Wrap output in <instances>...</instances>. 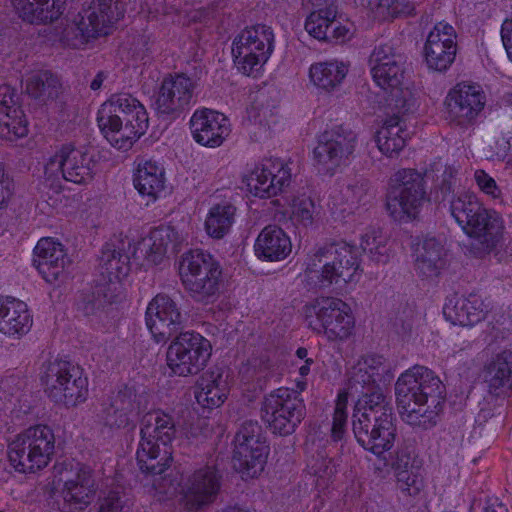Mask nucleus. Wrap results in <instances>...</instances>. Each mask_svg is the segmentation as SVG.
Segmentation results:
<instances>
[{"label":"nucleus","mask_w":512,"mask_h":512,"mask_svg":"<svg viewBox=\"0 0 512 512\" xmlns=\"http://www.w3.org/2000/svg\"><path fill=\"white\" fill-rule=\"evenodd\" d=\"M54 79L48 72H41L32 75L26 80V92L33 97H39L44 94L46 85L49 87Z\"/></svg>","instance_id":"nucleus-50"},{"label":"nucleus","mask_w":512,"mask_h":512,"mask_svg":"<svg viewBox=\"0 0 512 512\" xmlns=\"http://www.w3.org/2000/svg\"><path fill=\"white\" fill-rule=\"evenodd\" d=\"M306 387V384L304 381H299L297 382V389H298V393L302 392Z\"/></svg>","instance_id":"nucleus-60"},{"label":"nucleus","mask_w":512,"mask_h":512,"mask_svg":"<svg viewBox=\"0 0 512 512\" xmlns=\"http://www.w3.org/2000/svg\"><path fill=\"white\" fill-rule=\"evenodd\" d=\"M28 134V123L17 105V94L9 85L0 87V136L8 140Z\"/></svg>","instance_id":"nucleus-28"},{"label":"nucleus","mask_w":512,"mask_h":512,"mask_svg":"<svg viewBox=\"0 0 512 512\" xmlns=\"http://www.w3.org/2000/svg\"><path fill=\"white\" fill-rule=\"evenodd\" d=\"M314 205L309 198L302 197L293 199L289 203V209L284 211V214L297 225L308 226L313 221Z\"/></svg>","instance_id":"nucleus-47"},{"label":"nucleus","mask_w":512,"mask_h":512,"mask_svg":"<svg viewBox=\"0 0 512 512\" xmlns=\"http://www.w3.org/2000/svg\"><path fill=\"white\" fill-rule=\"evenodd\" d=\"M398 186L391 189L387 199V209L395 220L415 219L424 203L422 178L412 170L400 172Z\"/></svg>","instance_id":"nucleus-19"},{"label":"nucleus","mask_w":512,"mask_h":512,"mask_svg":"<svg viewBox=\"0 0 512 512\" xmlns=\"http://www.w3.org/2000/svg\"><path fill=\"white\" fill-rule=\"evenodd\" d=\"M384 360L379 355H368L360 360L355 366L354 378L356 382L362 381L363 384H368L374 381V376L378 374L382 367Z\"/></svg>","instance_id":"nucleus-48"},{"label":"nucleus","mask_w":512,"mask_h":512,"mask_svg":"<svg viewBox=\"0 0 512 512\" xmlns=\"http://www.w3.org/2000/svg\"><path fill=\"white\" fill-rule=\"evenodd\" d=\"M501 40L507 57L512 62V17L507 18L502 24Z\"/></svg>","instance_id":"nucleus-52"},{"label":"nucleus","mask_w":512,"mask_h":512,"mask_svg":"<svg viewBox=\"0 0 512 512\" xmlns=\"http://www.w3.org/2000/svg\"><path fill=\"white\" fill-rule=\"evenodd\" d=\"M141 425V440L136 452L138 466L148 474H162L172 462L168 447L175 435L172 416L155 410L143 417Z\"/></svg>","instance_id":"nucleus-5"},{"label":"nucleus","mask_w":512,"mask_h":512,"mask_svg":"<svg viewBox=\"0 0 512 512\" xmlns=\"http://www.w3.org/2000/svg\"><path fill=\"white\" fill-rule=\"evenodd\" d=\"M33 266L51 286H60L66 279L68 263L65 246L54 237H43L33 249Z\"/></svg>","instance_id":"nucleus-20"},{"label":"nucleus","mask_w":512,"mask_h":512,"mask_svg":"<svg viewBox=\"0 0 512 512\" xmlns=\"http://www.w3.org/2000/svg\"><path fill=\"white\" fill-rule=\"evenodd\" d=\"M13 6L30 23H48L63 12L65 0H12Z\"/></svg>","instance_id":"nucleus-36"},{"label":"nucleus","mask_w":512,"mask_h":512,"mask_svg":"<svg viewBox=\"0 0 512 512\" xmlns=\"http://www.w3.org/2000/svg\"><path fill=\"white\" fill-rule=\"evenodd\" d=\"M54 451V435L45 425H37L18 435L9 445L8 458L21 473L35 472L46 467Z\"/></svg>","instance_id":"nucleus-8"},{"label":"nucleus","mask_w":512,"mask_h":512,"mask_svg":"<svg viewBox=\"0 0 512 512\" xmlns=\"http://www.w3.org/2000/svg\"><path fill=\"white\" fill-rule=\"evenodd\" d=\"M194 87L195 81L185 75L169 76L163 80L153 106L169 114L189 103Z\"/></svg>","instance_id":"nucleus-30"},{"label":"nucleus","mask_w":512,"mask_h":512,"mask_svg":"<svg viewBox=\"0 0 512 512\" xmlns=\"http://www.w3.org/2000/svg\"><path fill=\"white\" fill-rule=\"evenodd\" d=\"M232 386V376L220 367L206 370L196 381L194 398L203 410L221 407L228 399Z\"/></svg>","instance_id":"nucleus-25"},{"label":"nucleus","mask_w":512,"mask_h":512,"mask_svg":"<svg viewBox=\"0 0 512 512\" xmlns=\"http://www.w3.org/2000/svg\"><path fill=\"white\" fill-rule=\"evenodd\" d=\"M474 180L478 188L486 195L492 198H498L501 195V190L496 181L485 171L477 170L474 173Z\"/></svg>","instance_id":"nucleus-51"},{"label":"nucleus","mask_w":512,"mask_h":512,"mask_svg":"<svg viewBox=\"0 0 512 512\" xmlns=\"http://www.w3.org/2000/svg\"><path fill=\"white\" fill-rule=\"evenodd\" d=\"M337 257L332 263H326L322 270V285L334 284L342 289L355 283L360 277L357 261L358 250L352 247H342L335 250Z\"/></svg>","instance_id":"nucleus-29"},{"label":"nucleus","mask_w":512,"mask_h":512,"mask_svg":"<svg viewBox=\"0 0 512 512\" xmlns=\"http://www.w3.org/2000/svg\"><path fill=\"white\" fill-rule=\"evenodd\" d=\"M370 74L373 82L384 93L383 109L394 113L410 114L417 108V98L405 77L401 59L393 48L381 45L371 54Z\"/></svg>","instance_id":"nucleus-3"},{"label":"nucleus","mask_w":512,"mask_h":512,"mask_svg":"<svg viewBox=\"0 0 512 512\" xmlns=\"http://www.w3.org/2000/svg\"><path fill=\"white\" fill-rule=\"evenodd\" d=\"M305 415L301 397L288 388H279L266 396L262 418L279 435L292 434Z\"/></svg>","instance_id":"nucleus-13"},{"label":"nucleus","mask_w":512,"mask_h":512,"mask_svg":"<svg viewBox=\"0 0 512 512\" xmlns=\"http://www.w3.org/2000/svg\"><path fill=\"white\" fill-rule=\"evenodd\" d=\"M415 253L422 270H436L443 265V248L433 238L417 244Z\"/></svg>","instance_id":"nucleus-45"},{"label":"nucleus","mask_w":512,"mask_h":512,"mask_svg":"<svg viewBox=\"0 0 512 512\" xmlns=\"http://www.w3.org/2000/svg\"><path fill=\"white\" fill-rule=\"evenodd\" d=\"M346 151L337 141H328L326 136H322L317 146L313 149V159L318 165L327 169L340 164Z\"/></svg>","instance_id":"nucleus-44"},{"label":"nucleus","mask_w":512,"mask_h":512,"mask_svg":"<svg viewBox=\"0 0 512 512\" xmlns=\"http://www.w3.org/2000/svg\"><path fill=\"white\" fill-rule=\"evenodd\" d=\"M45 174H46L45 183H46V185H49V182L51 181V179H50V176L48 175V168H46Z\"/></svg>","instance_id":"nucleus-61"},{"label":"nucleus","mask_w":512,"mask_h":512,"mask_svg":"<svg viewBox=\"0 0 512 512\" xmlns=\"http://www.w3.org/2000/svg\"><path fill=\"white\" fill-rule=\"evenodd\" d=\"M134 189L147 205L165 196L168 188L164 163L155 157L137 160L132 172Z\"/></svg>","instance_id":"nucleus-21"},{"label":"nucleus","mask_w":512,"mask_h":512,"mask_svg":"<svg viewBox=\"0 0 512 512\" xmlns=\"http://www.w3.org/2000/svg\"><path fill=\"white\" fill-rule=\"evenodd\" d=\"M260 427L253 422L243 424L234 438V460L239 462L243 477L254 478L264 470L268 447L259 437ZM234 466L238 469L237 464Z\"/></svg>","instance_id":"nucleus-17"},{"label":"nucleus","mask_w":512,"mask_h":512,"mask_svg":"<svg viewBox=\"0 0 512 512\" xmlns=\"http://www.w3.org/2000/svg\"><path fill=\"white\" fill-rule=\"evenodd\" d=\"M356 390L357 385H349L341 389L337 394L331 428V436L334 441L341 440L345 435L348 417V401Z\"/></svg>","instance_id":"nucleus-42"},{"label":"nucleus","mask_w":512,"mask_h":512,"mask_svg":"<svg viewBox=\"0 0 512 512\" xmlns=\"http://www.w3.org/2000/svg\"><path fill=\"white\" fill-rule=\"evenodd\" d=\"M386 119L376 134V145L379 151L387 156H396L406 144L405 130L401 125L402 119L408 114L394 113L384 110Z\"/></svg>","instance_id":"nucleus-33"},{"label":"nucleus","mask_w":512,"mask_h":512,"mask_svg":"<svg viewBox=\"0 0 512 512\" xmlns=\"http://www.w3.org/2000/svg\"><path fill=\"white\" fill-rule=\"evenodd\" d=\"M55 470L57 480L54 483V489L63 494L71 511H81L94 501L96 490L90 485L89 479L81 478L73 469L58 466Z\"/></svg>","instance_id":"nucleus-27"},{"label":"nucleus","mask_w":512,"mask_h":512,"mask_svg":"<svg viewBox=\"0 0 512 512\" xmlns=\"http://www.w3.org/2000/svg\"><path fill=\"white\" fill-rule=\"evenodd\" d=\"M289 175L281 161L266 159L242 174L240 189L251 197L269 199L279 194L288 184Z\"/></svg>","instance_id":"nucleus-14"},{"label":"nucleus","mask_w":512,"mask_h":512,"mask_svg":"<svg viewBox=\"0 0 512 512\" xmlns=\"http://www.w3.org/2000/svg\"><path fill=\"white\" fill-rule=\"evenodd\" d=\"M102 261L109 278V290L119 294L123 293L125 279L129 272L128 255L107 249L103 252Z\"/></svg>","instance_id":"nucleus-40"},{"label":"nucleus","mask_w":512,"mask_h":512,"mask_svg":"<svg viewBox=\"0 0 512 512\" xmlns=\"http://www.w3.org/2000/svg\"><path fill=\"white\" fill-rule=\"evenodd\" d=\"M96 123L101 135L113 148L127 151L147 132L149 117L137 98L120 94L101 104Z\"/></svg>","instance_id":"nucleus-1"},{"label":"nucleus","mask_w":512,"mask_h":512,"mask_svg":"<svg viewBox=\"0 0 512 512\" xmlns=\"http://www.w3.org/2000/svg\"><path fill=\"white\" fill-rule=\"evenodd\" d=\"M189 130L195 143L205 148L217 149L230 139L233 125L224 112L202 107L192 113Z\"/></svg>","instance_id":"nucleus-18"},{"label":"nucleus","mask_w":512,"mask_h":512,"mask_svg":"<svg viewBox=\"0 0 512 512\" xmlns=\"http://www.w3.org/2000/svg\"><path fill=\"white\" fill-rule=\"evenodd\" d=\"M369 239L370 238L363 239L360 248L365 252L368 251L372 255H381L384 247H380V241H378L376 237H373V243L371 244Z\"/></svg>","instance_id":"nucleus-55"},{"label":"nucleus","mask_w":512,"mask_h":512,"mask_svg":"<svg viewBox=\"0 0 512 512\" xmlns=\"http://www.w3.org/2000/svg\"><path fill=\"white\" fill-rule=\"evenodd\" d=\"M396 479L401 490L410 496L419 495L426 487L427 473L424 469L411 465L409 469L396 468Z\"/></svg>","instance_id":"nucleus-43"},{"label":"nucleus","mask_w":512,"mask_h":512,"mask_svg":"<svg viewBox=\"0 0 512 512\" xmlns=\"http://www.w3.org/2000/svg\"><path fill=\"white\" fill-rule=\"evenodd\" d=\"M145 324L154 341L161 343L179 328L181 313L171 297L157 294L147 305Z\"/></svg>","instance_id":"nucleus-24"},{"label":"nucleus","mask_w":512,"mask_h":512,"mask_svg":"<svg viewBox=\"0 0 512 512\" xmlns=\"http://www.w3.org/2000/svg\"><path fill=\"white\" fill-rule=\"evenodd\" d=\"M291 237L277 225L264 227L257 236L254 252L258 259L266 262H280L292 252Z\"/></svg>","instance_id":"nucleus-31"},{"label":"nucleus","mask_w":512,"mask_h":512,"mask_svg":"<svg viewBox=\"0 0 512 512\" xmlns=\"http://www.w3.org/2000/svg\"><path fill=\"white\" fill-rule=\"evenodd\" d=\"M457 52L456 32L445 22L437 23L428 33L423 56L428 69L444 72L452 65Z\"/></svg>","instance_id":"nucleus-22"},{"label":"nucleus","mask_w":512,"mask_h":512,"mask_svg":"<svg viewBox=\"0 0 512 512\" xmlns=\"http://www.w3.org/2000/svg\"><path fill=\"white\" fill-rule=\"evenodd\" d=\"M369 11L379 21L410 16L415 11L414 0H369Z\"/></svg>","instance_id":"nucleus-41"},{"label":"nucleus","mask_w":512,"mask_h":512,"mask_svg":"<svg viewBox=\"0 0 512 512\" xmlns=\"http://www.w3.org/2000/svg\"><path fill=\"white\" fill-rule=\"evenodd\" d=\"M121 16L116 0H92L78 14L65 19L58 34L59 41L73 48H82L92 39L110 33Z\"/></svg>","instance_id":"nucleus-6"},{"label":"nucleus","mask_w":512,"mask_h":512,"mask_svg":"<svg viewBox=\"0 0 512 512\" xmlns=\"http://www.w3.org/2000/svg\"><path fill=\"white\" fill-rule=\"evenodd\" d=\"M354 34L353 24L346 21L341 22L340 20H335V18L330 23L329 35L327 41H334L337 43H344L352 38Z\"/></svg>","instance_id":"nucleus-49"},{"label":"nucleus","mask_w":512,"mask_h":512,"mask_svg":"<svg viewBox=\"0 0 512 512\" xmlns=\"http://www.w3.org/2000/svg\"><path fill=\"white\" fill-rule=\"evenodd\" d=\"M33 324V318L27 304L13 297H0V333L21 338Z\"/></svg>","instance_id":"nucleus-32"},{"label":"nucleus","mask_w":512,"mask_h":512,"mask_svg":"<svg viewBox=\"0 0 512 512\" xmlns=\"http://www.w3.org/2000/svg\"><path fill=\"white\" fill-rule=\"evenodd\" d=\"M309 372V365L306 363L304 365H302L300 368H299V373L301 376H306Z\"/></svg>","instance_id":"nucleus-58"},{"label":"nucleus","mask_w":512,"mask_h":512,"mask_svg":"<svg viewBox=\"0 0 512 512\" xmlns=\"http://www.w3.org/2000/svg\"><path fill=\"white\" fill-rule=\"evenodd\" d=\"M451 213L470 237L494 238L502 232L501 216L485 209L475 195L466 194L455 199L451 204Z\"/></svg>","instance_id":"nucleus-12"},{"label":"nucleus","mask_w":512,"mask_h":512,"mask_svg":"<svg viewBox=\"0 0 512 512\" xmlns=\"http://www.w3.org/2000/svg\"><path fill=\"white\" fill-rule=\"evenodd\" d=\"M212 355L211 342L200 333H180L169 344L166 365L173 375L187 377L202 371Z\"/></svg>","instance_id":"nucleus-10"},{"label":"nucleus","mask_w":512,"mask_h":512,"mask_svg":"<svg viewBox=\"0 0 512 512\" xmlns=\"http://www.w3.org/2000/svg\"><path fill=\"white\" fill-rule=\"evenodd\" d=\"M180 281L193 299L208 304L217 298L222 269L219 262L208 252L190 249L176 263Z\"/></svg>","instance_id":"nucleus-7"},{"label":"nucleus","mask_w":512,"mask_h":512,"mask_svg":"<svg viewBox=\"0 0 512 512\" xmlns=\"http://www.w3.org/2000/svg\"><path fill=\"white\" fill-rule=\"evenodd\" d=\"M307 355V351L303 348H300L297 350V356L300 358V359H303L305 358Z\"/></svg>","instance_id":"nucleus-59"},{"label":"nucleus","mask_w":512,"mask_h":512,"mask_svg":"<svg viewBox=\"0 0 512 512\" xmlns=\"http://www.w3.org/2000/svg\"><path fill=\"white\" fill-rule=\"evenodd\" d=\"M4 175V169L2 164L0 163V179ZM11 195L10 188L8 186H4V183L0 182V205L5 203Z\"/></svg>","instance_id":"nucleus-56"},{"label":"nucleus","mask_w":512,"mask_h":512,"mask_svg":"<svg viewBox=\"0 0 512 512\" xmlns=\"http://www.w3.org/2000/svg\"><path fill=\"white\" fill-rule=\"evenodd\" d=\"M352 423L357 441L372 453L381 455L393 446L395 429L379 389L368 388L357 399Z\"/></svg>","instance_id":"nucleus-4"},{"label":"nucleus","mask_w":512,"mask_h":512,"mask_svg":"<svg viewBox=\"0 0 512 512\" xmlns=\"http://www.w3.org/2000/svg\"><path fill=\"white\" fill-rule=\"evenodd\" d=\"M304 315L313 329L340 339L349 336L354 326L350 307L337 299L318 300L305 308Z\"/></svg>","instance_id":"nucleus-15"},{"label":"nucleus","mask_w":512,"mask_h":512,"mask_svg":"<svg viewBox=\"0 0 512 512\" xmlns=\"http://www.w3.org/2000/svg\"><path fill=\"white\" fill-rule=\"evenodd\" d=\"M486 96L479 85L461 82L453 86L447 93L444 102V113L451 121H471L483 110Z\"/></svg>","instance_id":"nucleus-23"},{"label":"nucleus","mask_w":512,"mask_h":512,"mask_svg":"<svg viewBox=\"0 0 512 512\" xmlns=\"http://www.w3.org/2000/svg\"><path fill=\"white\" fill-rule=\"evenodd\" d=\"M314 10L307 16L305 30L317 40H326L331 21L335 18L331 0H312Z\"/></svg>","instance_id":"nucleus-39"},{"label":"nucleus","mask_w":512,"mask_h":512,"mask_svg":"<svg viewBox=\"0 0 512 512\" xmlns=\"http://www.w3.org/2000/svg\"><path fill=\"white\" fill-rule=\"evenodd\" d=\"M99 512H118L120 508L119 498L115 493L109 494L102 498V494L98 495Z\"/></svg>","instance_id":"nucleus-53"},{"label":"nucleus","mask_w":512,"mask_h":512,"mask_svg":"<svg viewBox=\"0 0 512 512\" xmlns=\"http://www.w3.org/2000/svg\"><path fill=\"white\" fill-rule=\"evenodd\" d=\"M395 393L402 419L411 425H422L437 414L443 385L430 369L416 365L398 377Z\"/></svg>","instance_id":"nucleus-2"},{"label":"nucleus","mask_w":512,"mask_h":512,"mask_svg":"<svg viewBox=\"0 0 512 512\" xmlns=\"http://www.w3.org/2000/svg\"><path fill=\"white\" fill-rule=\"evenodd\" d=\"M219 489V477L214 469L199 471L194 476L192 486L182 491L181 501L190 509H198L212 502Z\"/></svg>","instance_id":"nucleus-34"},{"label":"nucleus","mask_w":512,"mask_h":512,"mask_svg":"<svg viewBox=\"0 0 512 512\" xmlns=\"http://www.w3.org/2000/svg\"><path fill=\"white\" fill-rule=\"evenodd\" d=\"M63 178L71 183L85 185L96 175V161L84 147L63 145L55 155Z\"/></svg>","instance_id":"nucleus-26"},{"label":"nucleus","mask_w":512,"mask_h":512,"mask_svg":"<svg viewBox=\"0 0 512 512\" xmlns=\"http://www.w3.org/2000/svg\"><path fill=\"white\" fill-rule=\"evenodd\" d=\"M349 71V65L339 60L312 64L308 70L309 82L319 90L332 91L338 87Z\"/></svg>","instance_id":"nucleus-35"},{"label":"nucleus","mask_w":512,"mask_h":512,"mask_svg":"<svg viewBox=\"0 0 512 512\" xmlns=\"http://www.w3.org/2000/svg\"><path fill=\"white\" fill-rule=\"evenodd\" d=\"M490 387L496 390L500 387H510L512 379V351L499 356L489 369Z\"/></svg>","instance_id":"nucleus-46"},{"label":"nucleus","mask_w":512,"mask_h":512,"mask_svg":"<svg viewBox=\"0 0 512 512\" xmlns=\"http://www.w3.org/2000/svg\"><path fill=\"white\" fill-rule=\"evenodd\" d=\"M40 381L51 399L67 407L77 406L88 398V377L79 368L50 363L41 373Z\"/></svg>","instance_id":"nucleus-11"},{"label":"nucleus","mask_w":512,"mask_h":512,"mask_svg":"<svg viewBox=\"0 0 512 512\" xmlns=\"http://www.w3.org/2000/svg\"><path fill=\"white\" fill-rule=\"evenodd\" d=\"M236 207L222 201L212 204L204 219V231L213 239H222L235 223Z\"/></svg>","instance_id":"nucleus-38"},{"label":"nucleus","mask_w":512,"mask_h":512,"mask_svg":"<svg viewBox=\"0 0 512 512\" xmlns=\"http://www.w3.org/2000/svg\"><path fill=\"white\" fill-rule=\"evenodd\" d=\"M186 234L173 226H161L150 231L147 237L143 238L141 253L143 259L135 251L133 263L145 271L160 267L167 262L169 253H176L186 241Z\"/></svg>","instance_id":"nucleus-16"},{"label":"nucleus","mask_w":512,"mask_h":512,"mask_svg":"<svg viewBox=\"0 0 512 512\" xmlns=\"http://www.w3.org/2000/svg\"><path fill=\"white\" fill-rule=\"evenodd\" d=\"M511 143L505 138H501L495 141V147L489 155L492 158L503 159L506 157L508 151L511 149Z\"/></svg>","instance_id":"nucleus-54"},{"label":"nucleus","mask_w":512,"mask_h":512,"mask_svg":"<svg viewBox=\"0 0 512 512\" xmlns=\"http://www.w3.org/2000/svg\"><path fill=\"white\" fill-rule=\"evenodd\" d=\"M443 314L453 324L472 326L484 318L483 303L476 298H451L445 303Z\"/></svg>","instance_id":"nucleus-37"},{"label":"nucleus","mask_w":512,"mask_h":512,"mask_svg":"<svg viewBox=\"0 0 512 512\" xmlns=\"http://www.w3.org/2000/svg\"><path fill=\"white\" fill-rule=\"evenodd\" d=\"M102 84V77L101 75H98L91 83V88L96 90L98 89Z\"/></svg>","instance_id":"nucleus-57"},{"label":"nucleus","mask_w":512,"mask_h":512,"mask_svg":"<svg viewBox=\"0 0 512 512\" xmlns=\"http://www.w3.org/2000/svg\"><path fill=\"white\" fill-rule=\"evenodd\" d=\"M274 50V34L270 27L259 25L245 29L233 41L234 64L242 74L258 77Z\"/></svg>","instance_id":"nucleus-9"},{"label":"nucleus","mask_w":512,"mask_h":512,"mask_svg":"<svg viewBox=\"0 0 512 512\" xmlns=\"http://www.w3.org/2000/svg\"><path fill=\"white\" fill-rule=\"evenodd\" d=\"M237 512H243V511L238 510Z\"/></svg>","instance_id":"nucleus-62"}]
</instances>
